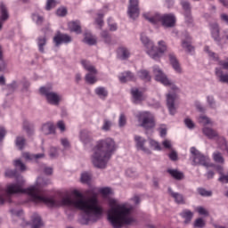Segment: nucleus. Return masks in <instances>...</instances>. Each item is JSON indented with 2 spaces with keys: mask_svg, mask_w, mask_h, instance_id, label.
I'll list each match as a JSON object with an SVG mask.
<instances>
[{
  "mask_svg": "<svg viewBox=\"0 0 228 228\" xmlns=\"http://www.w3.org/2000/svg\"><path fill=\"white\" fill-rule=\"evenodd\" d=\"M51 184V181L42 176L37 177L36 184L30 186L35 188L36 197L41 200L33 199V194L27 193L30 200L35 204H46L49 208H60L61 206H67L68 208H76L84 212V215L80 218L79 222L82 225H88L90 224H95L98 220H101L104 213V208L99 204L97 199V193L94 190L87 191V195L90 197L87 200H83V194L78 191H73V195L65 194L64 196L45 197L42 192V186H47Z\"/></svg>",
  "mask_w": 228,
  "mask_h": 228,
  "instance_id": "obj_1",
  "label": "nucleus"
},
{
  "mask_svg": "<svg viewBox=\"0 0 228 228\" xmlns=\"http://www.w3.org/2000/svg\"><path fill=\"white\" fill-rule=\"evenodd\" d=\"M5 177L9 179H13L15 177V183H9L6 186V191L0 189V204H4V202H12V195L15 193H30L32 194V198L34 200H41V198L37 197L35 193H37V189L35 187H28L24 189V185L26 184V180L17 169H6L4 173Z\"/></svg>",
  "mask_w": 228,
  "mask_h": 228,
  "instance_id": "obj_2",
  "label": "nucleus"
},
{
  "mask_svg": "<svg viewBox=\"0 0 228 228\" xmlns=\"http://www.w3.org/2000/svg\"><path fill=\"white\" fill-rule=\"evenodd\" d=\"M117 151V143L111 137L99 140L93 148L91 161L95 168L104 169Z\"/></svg>",
  "mask_w": 228,
  "mask_h": 228,
  "instance_id": "obj_3",
  "label": "nucleus"
},
{
  "mask_svg": "<svg viewBox=\"0 0 228 228\" xmlns=\"http://www.w3.org/2000/svg\"><path fill=\"white\" fill-rule=\"evenodd\" d=\"M110 208L107 212V218L113 228H122L124 225L134 224V217L131 215V208L127 204H118L117 200H109Z\"/></svg>",
  "mask_w": 228,
  "mask_h": 228,
  "instance_id": "obj_4",
  "label": "nucleus"
},
{
  "mask_svg": "<svg viewBox=\"0 0 228 228\" xmlns=\"http://www.w3.org/2000/svg\"><path fill=\"white\" fill-rule=\"evenodd\" d=\"M141 42L142 45H144L147 54L151 56L152 60H159V58H161V54L167 51V43L163 40L159 41V47L156 48V46H154V43L149 39L147 36L142 34Z\"/></svg>",
  "mask_w": 228,
  "mask_h": 228,
  "instance_id": "obj_5",
  "label": "nucleus"
},
{
  "mask_svg": "<svg viewBox=\"0 0 228 228\" xmlns=\"http://www.w3.org/2000/svg\"><path fill=\"white\" fill-rule=\"evenodd\" d=\"M142 16L148 22H151V24L162 22L164 28H174V26H175V16L174 14H165L161 16L159 13L144 12Z\"/></svg>",
  "mask_w": 228,
  "mask_h": 228,
  "instance_id": "obj_6",
  "label": "nucleus"
},
{
  "mask_svg": "<svg viewBox=\"0 0 228 228\" xmlns=\"http://www.w3.org/2000/svg\"><path fill=\"white\" fill-rule=\"evenodd\" d=\"M41 95H44L48 104L52 106H60L61 102V94L53 91V86H42L39 89Z\"/></svg>",
  "mask_w": 228,
  "mask_h": 228,
  "instance_id": "obj_7",
  "label": "nucleus"
},
{
  "mask_svg": "<svg viewBox=\"0 0 228 228\" xmlns=\"http://www.w3.org/2000/svg\"><path fill=\"white\" fill-rule=\"evenodd\" d=\"M81 65L83 69L88 72L85 77L86 83L88 85H95V83H97V77L95 75L99 73L95 66H94L92 62L86 60H82Z\"/></svg>",
  "mask_w": 228,
  "mask_h": 228,
  "instance_id": "obj_8",
  "label": "nucleus"
},
{
  "mask_svg": "<svg viewBox=\"0 0 228 228\" xmlns=\"http://www.w3.org/2000/svg\"><path fill=\"white\" fill-rule=\"evenodd\" d=\"M191 159L192 161V165L197 167V165H201V167H206V168L209 167V158L208 156L203 155L195 147L191 148Z\"/></svg>",
  "mask_w": 228,
  "mask_h": 228,
  "instance_id": "obj_9",
  "label": "nucleus"
},
{
  "mask_svg": "<svg viewBox=\"0 0 228 228\" xmlns=\"http://www.w3.org/2000/svg\"><path fill=\"white\" fill-rule=\"evenodd\" d=\"M138 121L141 123V127H143L146 130L153 129L156 126V122L154 121V116L149 112H140L138 114Z\"/></svg>",
  "mask_w": 228,
  "mask_h": 228,
  "instance_id": "obj_10",
  "label": "nucleus"
},
{
  "mask_svg": "<svg viewBox=\"0 0 228 228\" xmlns=\"http://www.w3.org/2000/svg\"><path fill=\"white\" fill-rule=\"evenodd\" d=\"M153 74L156 81H159L164 85V86H170L173 90H177L175 84H174V82H172V80H170L158 66L153 67Z\"/></svg>",
  "mask_w": 228,
  "mask_h": 228,
  "instance_id": "obj_11",
  "label": "nucleus"
},
{
  "mask_svg": "<svg viewBox=\"0 0 228 228\" xmlns=\"http://www.w3.org/2000/svg\"><path fill=\"white\" fill-rule=\"evenodd\" d=\"M43 33H45V36H39L37 38V47H38V51L39 53H41V54H45V46L47 45V31H51V27L48 24L45 28H42Z\"/></svg>",
  "mask_w": 228,
  "mask_h": 228,
  "instance_id": "obj_12",
  "label": "nucleus"
},
{
  "mask_svg": "<svg viewBox=\"0 0 228 228\" xmlns=\"http://www.w3.org/2000/svg\"><path fill=\"white\" fill-rule=\"evenodd\" d=\"M182 47L186 51V53H190L193 54L195 48L191 45V37L188 32H185L182 37Z\"/></svg>",
  "mask_w": 228,
  "mask_h": 228,
  "instance_id": "obj_13",
  "label": "nucleus"
},
{
  "mask_svg": "<svg viewBox=\"0 0 228 228\" xmlns=\"http://www.w3.org/2000/svg\"><path fill=\"white\" fill-rule=\"evenodd\" d=\"M134 141L135 142V147L137 151H142L144 154H151V150L149 148L145 147V143H147V139L140 136V135H134Z\"/></svg>",
  "mask_w": 228,
  "mask_h": 228,
  "instance_id": "obj_14",
  "label": "nucleus"
},
{
  "mask_svg": "<svg viewBox=\"0 0 228 228\" xmlns=\"http://www.w3.org/2000/svg\"><path fill=\"white\" fill-rule=\"evenodd\" d=\"M72 42V37L67 34L57 33L53 37V44H55V47H60L61 44H70Z\"/></svg>",
  "mask_w": 228,
  "mask_h": 228,
  "instance_id": "obj_15",
  "label": "nucleus"
},
{
  "mask_svg": "<svg viewBox=\"0 0 228 228\" xmlns=\"http://www.w3.org/2000/svg\"><path fill=\"white\" fill-rule=\"evenodd\" d=\"M128 15L130 19H138L140 16V8H138V0H129Z\"/></svg>",
  "mask_w": 228,
  "mask_h": 228,
  "instance_id": "obj_16",
  "label": "nucleus"
},
{
  "mask_svg": "<svg viewBox=\"0 0 228 228\" xmlns=\"http://www.w3.org/2000/svg\"><path fill=\"white\" fill-rule=\"evenodd\" d=\"M176 99H177V94L174 93L167 94V106L170 115H174L177 111V107L175 106Z\"/></svg>",
  "mask_w": 228,
  "mask_h": 228,
  "instance_id": "obj_17",
  "label": "nucleus"
},
{
  "mask_svg": "<svg viewBox=\"0 0 228 228\" xmlns=\"http://www.w3.org/2000/svg\"><path fill=\"white\" fill-rule=\"evenodd\" d=\"M181 4L183 10H184L185 20L189 23H191V6L190 5V2H188V0H182Z\"/></svg>",
  "mask_w": 228,
  "mask_h": 228,
  "instance_id": "obj_18",
  "label": "nucleus"
},
{
  "mask_svg": "<svg viewBox=\"0 0 228 228\" xmlns=\"http://www.w3.org/2000/svg\"><path fill=\"white\" fill-rule=\"evenodd\" d=\"M168 58H169V61H170L174 70L176 72V74H183V69L181 68V64H179V61L177 60V57H175V54L169 53Z\"/></svg>",
  "mask_w": 228,
  "mask_h": 228,
  "instance_id": "obj_19",
  "label": "nucleus"
},
{
  "mask_svg": "<svg viewBox=\"0 0 228 228\" xmlns=\"http://www.w3.org/2000/svg\"><path fill=\"white\" fill-rule=\"evenodd\" d=\"M210 32L215 42L220 43L222 38L220 37V27L218 26V23L210 24Z\"/></svg>",
  "mask_w": 228,
  "mask_h": 228,
  "instance_id": "obj_20",
  "label": "nucleus"
},
{
  "mask_svg": "<svg viewBox=\"0 0 228 228\" xmlns=\"http://www.w3.org/2000/svg\"><path fill=\"white\" fill-rule=\"evenodd\" d=\"M202 133L208 138V140H215V138H220L218 132L211 127L205 126L202 128Z\"/></svg>",
  "mask_w": 228,
  "mask_h": 228,
  "instance_id": "obj_21",
  "label": "nucleus"
},
{
  "mask_svg": "<svg viewBox=\"0 0 228 228\" xmlns=\"http://www.w3.org/2000/svg\"><path fill=\"white\" fill-rule=\"evenodd\" d=\"M31 228H42L44 227V221H42V217L38 214H34L31 216Z\"/></svg>",
  "mask_w": 228,
  "mask_h": 228,
  "instance_id": "obj_22",
  "label": "nucleus"
},
{
  "mask_svg": "<svg viewBox=\"0 0 228 228\" xmlns=\"http://www.w3.org/2000/svg\"><path fill=\"white\" fill-rule=\"evenodd\" d=\"M94 94H95V95H97L99 97V99H102V101H106L109 92L106 87L98 86L94 89Z\"/></svg>",
  "mask_w": 228,
  "mask_h": 228,
  "instance_id": "obj_23",
  "label": "nucleus"
},
{
  "mask_svg": "<svg viewBox=\"0 0 228 228\" xmlns=\"http://www.w3.org/2000/svg\"><path fill=\"white\" fill-rule=\"evenodd\" d=\"M10 19V13L8 12V7L4 3L0 4V20L6 22Z\"/></svg>",
  "mask_w": 228,
  "mask_h": 228,
  "instance_id": "obj_24",
  "label": "nucleus"
},
{
  "mask_svg": "<svg viewBox=\"0 0 228 228\" xmlns=\"http://www.w3.org/2000/svg\"><path fill=\"white\" fill-rule=\"evenodd\" d=\"M216 76L220 83L228 85V74L224 73L222 68H216Z\"/></svg>",
  "mask_w": 228,
  "mask_h": 228,
  "instance_id": "obj_25",
  "label": "nucleus"
},
{
  "mask_svg": "<svg viewBox=\"0 0 228 228\" xmlns=\"http://www.w3.org/2000/svg\"><path fill=\"white\" fill-rule=\"evenodd\" d=\"M118 56L120 60H127L131 56V51L126 46H120L118 49Z\"/></svg>",
  "mask_w": 228,
  "mask_h": 228,
  "instance_id": "obj_26",
  "label": "nucleus"
},
{
  "mask_svg": "<svg viewBox=\"0 0 228 228\" xmlns=\"http://www.w3.org/2000/svg\"><path fill=\"white\" fill-rule=\"evenodd\" d=\"M168 193L175 200L176 204H184V196L179 192L173 191L172 188H168Z\"/></svg>",
  "mask_w": 228,
  "mask_h": 228,
  "instance_id": "obj_27",
  "label": "nucleus"
},
{
  "mask_svg": "<svg viewBox=\"0 0 228 228\" xmlns=\"http://www.w3.org/2000/svg\"><path fill=\"white\" fill-rule=\"evenodd\" d=\"M84 42L87 45H95L97 44V37L92 35V32H86L84 35Z\"/></svg>",
  "mask_w": 228,
  "mask_h": 228,
  "instance_id": "obj_28",
  "label": "nucleus"
},
{
  "mask_svg": "<svg viewBox=\"0 0 228 228\" xmlns=\"http://www.w3.org/2000/svg\"><path fill=\"white\" fill-rule=\"evenodd\" d=\"M69 29L77 33V35L81 34V22L79 20L70 21L68 23Z\"/></svg>",
  "mask_w": 228,
  "mask_h": 228,
  "instance_id": "obj_29",
  "label": "nucleus"
},
{
  "mask_svg": "<svg viewBox=\"0 0 228 228\" xmlns=\"http://www.w3.org/2000/svg\"><path fill=\"white\" fill-rule=\"evenodd\" d=\"M79 138L82 143H84V145H88V143L92 142V136L90 135V132L86 130H82L80 132Z\"/></svg>",
  "mask_w": 228,
  "mask_h": 228,
  "instance_id": "obj_30",
  "label": "nucleus"
},
{
  "mask_svg": "<svg viewBox=\"0 0 228 228\" xmlns=\"http://www.w3.org/2000/svg\"><path fill=\"white\" fill-rule=\"evenodd\" d=\"M41 131L43 134H54V125L53 123H45L42 126Z\"/></svg>",
  "mask_w": 228,
  "mask_h": 228,
  "instance_id": "obj_31",
  "label": "nucleus"
},
{
  "mask_svg": "<svg viewBox=\"0 0 228 228\" xmlns=\"http://www.w3.org/2000/svg\"><path fill=\"white\" fill-rule=\"evenodd\" d=\"M132 97L134 100V102H140L143 101V93H142L138 88H133L131 90Z\"/></svg>",
  "mask_w": 228,
  "mask_h": 228,
  "instance_id": "obj_32",
  "label": "nucleus"
},
{
  "mask_svg": "<svg viewBox=\"0 0 228 228\" xmlns=\"http://www.w3.org/2000/svg\"><path fill=\"white\" fill-rule=\"evenodd\" d=\"M167 172L174 177V179H176V181H181L182 179H184V174L176 169H168Z\"/></svg>",
  "mask_w": 228,
  "mask_h": 228,
  "instance_id": "obj_33",
  "label": "nucleus"
},
{
  "mask_svg": "<svg viewBox=\"0 0 228 228\" xmlns=\"http://www.w3.org/2000/svg\"><path fill=\"white\" fill-rule=\"evenodd\" d=\"M133 79H134V75H133V73L129 71L122 73V75L119 77V81L121 83H126V81H133Z\"/></svg>",
  "mask_w": 228,
  "mask_h": 228,
  "instance_id": "obj_34",
  "label": "nucleus"
},
{
  "mask_svg": "<svg viewBox=\"0 0 228 228\" xmlns=\"http://www.w3.org/2000/svg\"><path fill=\"white\" fill-rule=\"evenodd\" d=\"M180 215L182 218H184L185 224H190L193 218V212L188 209L183 210Z\"/></svg>",
  "mask_w": 228,
  "mask_h": 228,
  "instance_id": "obj_35",
  "label": "nucleus"
},
{
  "mask_svg": "<svg viewBox=\"0 0 228 228\" xmlns=\"http://www.w3.org/2000/svg\"><path fill=\"white\" fill-rule=\"evenodd\" d=\"M216 170H217L218 174H220L219 181L221 183H228V174L224 175V167L222 166H218L216 167Z\"/></svg>",
  "mask_w": 228,
  "mask_h": 228,
  "instance_id": "obj_36",
  "label": "nucleus"
},
{
  "mask_svg": "<svg viewBox=\"0 0 228 228\" xmlns=\"http://www.w3.org/2000/svg\"><path fill=\"white\" fill-rule=\"evenodd\" d=\"M32 20L37 24V26H42V24H44V21L45 20V19L44 18V16H42L38 13H33Z\"/></svg>",
  "mask_w": 228,
  "mask_h": 228,
  "instance_id": "obj_37",
  "label": "nucleus"
},
{
  "mask_svg": "<svg viewBox=\"0 0 228 228\" xmlns=\"http://www.w3.org/2000/svg\"><path fill=\"white\" fill-rule=\"evenodd\" d=\"M13 165L17 170H20L21 172H26V170H28L26 164H24L21 159L14 160Z\"/></svg>",
  "mask_w": 228,
  "mask_h": 228,
  "instance_id": "obj_38",
  "label": "nucleus"
},
{
  "mask_svg": "<svg viewBox=\"0 0 228 228\" xmlns=\"http://www.w3.org/2000/svg\"><path fill=\"white\" fill-rule=\"evenodd\" d=\"M80 181L84 184H89L90 181H92V175H90L89 173H86V172L82 173Z\"/></svg>",
  "mask_w": 228,
  "mask_h": 228,
  "instance_id": "obj_39",
  "label": "nucleus"
},
{
  "mask_svg": "<svg viewBox=\"0 0 228 228\" xmlns=\"http://www.w3.org/2000/svg\"><path fill=\"white\" fill-rule=\"evenodd\" d=\"M25 145H26V139L22 136H18L16 138V147H18L20 151H22Z\"/></svg>",
  "mask_w": 228,
  "mask_h": 228,
  "instance_id": "obj_40",
  "label": "nucleus"
},
{
  "mask_svg": "<svg viewBox=\"0 0 228 228\" xmlns=\"http://www.w3.org/2000/svg\"><path fill=\"white\" fill-rule=\"evenodd\" d=\"M213 159L214 161H216V163H221V164H224L225 161L224 159V156H222V153H220L219 151H216L213 153Z\"/></svg>",
  "mask_w": 228,
  "mask_h": 228,
  "instance_id": "obj_41",
  "label": "nucleus"
},
{
  "mask_svg": "<svg viewBox=\"0 0 228 228\" xmlns=\"http://www.w3.org/2000/svg\"><path fill=\"white\" fill-rule=\"evenodd\" d=\"M138 76L141 79H144L145 81H151V75H149V71L145 69H141L138 71Z\"/></svg>",
  "mask_w": 228,
  "mask_h": 228,
  "instance_id": "obj_42",
  "label": "nucleus"
},
{
  "mask_svg": "<svg viewBox=\"0 0 228 228\" xmlns=\"http://www.w3.org/2000/svg\"><path fill=\"white\" fill-rule=\"evenodd\" d=\"M197 191L201 197H211L213 195V191L204 188H198Z\"/></svg>",
  "mask_w": 228,
  "mask_h": 228,
  "instance_id": "obj_43",
  "label": "nucleus"
},
{
  "mask_svg": "<svg viewBox=\"0 0 228 228\" xmlns=\"http://www.w3.org/2000/svg\"><path fill=\"white\" fill-rule=\"evenodd\" d=\"M207 102L212 110L216 109V102L215 101V97L213 95L207 96Z\"/></svg>",
  "mask_w": 228,
  "mask_h": 228,
  "instance_id": "obj_44",
  "label": "nucleus"
},
{
  "mask_svg": "<svg viewBox=\"0 0 228 228\" xmlns=\"http://www.w3.org/2000/svg\"><path fill=\"white\" fill-rule=\"evenodd\" d=\"M102 38H103L105 44H111V36H110V33L106 30H103L101 33Z\"/></svg>",
  "mask_w": 228,
  "mask_h": 228,
  "instance_id": "obj_45",
  "label": "nucleus"
},
{
  "mask_svg": "<svg viewBox=\"0 0 228 228\" xmlns=\"http://www.w3.org/2000/svg\"><path fill=\"white\" fill-rule=\"evenodd\" d=\"M194 227L195 228H204L206 227V221L202 218H198L194 222Z\"/></svg>",
  "mask_w": 228,
  "mask_h": 228,
  "instance_id": "obj_46",
  "label": "nucleus"
},
{
  "mask_svg": "<svg viewBox=\"0 0 228 228\" xmlns=\"http://www.w3.org/2000/svg\"><path fill=\"white\" fill-rule=\"evenodd\" d=\"M127 124V118L125 114H120L118 118V126L124 127Z\"/></svg>",
  "mask_w": 228,
  "mask_h": 228,
  "instance_id": "obj_47",
  "label": "nucleus"
},
{
  "mask_svg": "<svg viewBox=\"0 0 228 228\" xmlns=\"http://www.w3.org/2000/svg\"><path fill=\"white\" fill-rule=\"evenodd\" d=\"M56 7V0H47L46 1V6L45 10L49 12L50 10H53V8Z\"/></svg>",
  "mask_w": 228,
  "mask_h": 228,
  "instance_id": "obj_48",
  "label": "nucleus"
},
{
  "mask_svg": "<svg viewBox=\"0 0 228 228\" xmlns=\"http://www.w3.org/2000/svg\"><path fill=\"white\" fill-rule=\"evenodd\" d=\"M112 123L108 119H104L103 125L102 126V131H110L111 129Z\"/></svg>",
  "mask_w": 228,
  "mask_h": 228,
  "instance_id": "obj_49",
  "label": "nucleus"
},
{
  "mask_svg": "<svg viewBox=\"0 0 228 228\" xmlns=\"http://www.w3.org/2000/svg\"><path fill=\"white\" fill-rule=\"evenodd\" d=\"M184 124L188 129H195V123L190 118L184 119Z\"/></svg>",
  "mask_w": 228,
  "mask_h": 228,
  "instance_id": "obj_50",
  "label": "nucleus"
},
{
  "mask_svg": "<svg viewBox=\"0 0 228 228\" xmlns=\"http://www.w3.org/2000/svg\"><path fill=\"white\" fill-rule=\"evenodd\" d=\"M150 145L154 149V151H161V145H159V142L152 139L150 140Z\"/></svg>",
  "mask_w": 228,
  "mask_h": 228,
  "instance_id": "obj_51",
  "label": "nucleus"
},
{
  "mask_svg": "<svg viewBox=\"0 0 228 228\" xmlns=\"http://www.w3.org/2000/svg\"><path fill=\"white\" fill-rule=\"evenodd\" d=\"M102 17H104V13H98V17L95 20V23L100 26V28H102V25L104 24V20H102Z\"/></svg>",
  "mask_w": 228,
  "mask_h": 228,
  "instance_id": "obj_52",
  "label": "nucleus"
},
{
  "mask_svg": "<svg viewBox=\"0 0 228 228\" xmlns=\"http://www.w3.org/2000/svg\"><path fill=\"white\" fill-rule=\"evenodd\" d=\"M11 214L12 216H18V217H20L22 216V215H24V212L22 211V209H15V208H12L10 210Z\"/></svg>",
  "mask_w": 228,
  "mask_h": 228,
  "instance_id": "obj_53",
  "label": "nucleus"
},
{
  "mask_svg": "<svg viewBox=\"0 0 228 228\" xmlns=\"http://www.w3.org/2000/svg\"><path fill=\"white\" fill-rule=\"evenodd\" d=\"M56 14L58 15V17H65V15H67V8L61 7L57 9Z\"/></svg>",
  "mask_w": 228,
  "mask_h": 228,
  "instance_id": "obj_54",
  "label": "nucleus"
},
{
  "mask_svg": "<svg viewBox=\"0 0 228 228\" xmlns=\"http://www.w3.org/2000/svg\"><path fill=\"white\" fill-rule=\"evenodd\" d=\"M199 122L200 124H203V126H208V124L210 123L209 118L206 117V116H200L199 118Z\"/></svg>",
  "mask_w": 228,
  "mask_h": 228,
  "instance_id": "obj_55",
  "label": "nucleus"
},
{
  "mask_svg": "<svg viewBox=\"0 0 228 228\" xmlns=\"http://www.w3.org/2000/svg\"><path fill=\"white\" fill-rule=\"evenodd\" d=\"M100 193H102V195H103V197L110 195L111 194V188H109V187L102 188L100 190Z\"/></svg>",
  "mask_w": 228,
  "mask_h": 228,
  "instance_id": "obj_56",
  "label": "nucleus"
},
{
  "mask_svg": "<svg viewBox=\"0 0 228 228\" xmlns=\"http://www.w3.org/2000/svg\"><path fill=\"white\" fill-rule=\"evenodd\" d=\"M50 158L54 159V158H58V148L56 147H52L50 149Z\"/></svg>",
  "mask_w": 228,
  "mask_h": 228,
  "instance_id": "obj_57",
  "label": "nucleus"
},
{
  "mask_svg": "<svg viewBox=\"0 0 228 228\" xmlns=\"http://www.w3.org/2000/svg\"><path fill=\"white\" fill-rule=\"evenodd\" d=\"M61 143L64 149H70V142H69V139L62 138L61 139Z\"/></svg>",
  "mask_w": 228,
  "mask_h": 228,
  "instance_id": "obj_58",
  "label": "nucleus"
},
{
  "mask_svg": "<svg viewBox=\"0 0 228 228\" xmlns=\"http://www.w3.org/2000/svg\"><path fill=\"white\" fill-rule=\"evenodd\" d=\"M197 211L200 215H204L205 216H209V212H208L207 209L204 208L203 207H199L197 208Z\"/></svg>",
  "mask_w": 228,
  "mask_h": 228,
  "instance_id": "obj_59",
  "label": "nucleus"
},
{
  "mask_svg": "<svg viewBox=\"0 0 228 228\" xmlns=\"http://www.w3.org/2000/svg\"><path fill=\"white\" fill-rule=\"evenodd\" d=\"M162 145L165 147V149H169L172 151V142L170 140H165L162 142Z\"/></svg>",
  "mask_w": 228,
  "mask_h": 228,
  "instance_id": "obj_60",
  "label": "nucleus"
},
{
  "mask_svg": "<svg viewBox=\"0 0 228 228\" xmlns=\"http://www.w3.org/2000/svg\"><path fill=\"white\" fill-rule=\"evenodd\" d=\"M4 136H6V129L4 126H0V142L4 140Z\"/></svg>",
  "mask_w": 228,
  "mask_h": 228,
  "instance_id": "obj_61",
  "label": "nucleus"
},
{
  "mask_svg": "<svg viewBox=\"0 0 228 228\" xmlns=\"http://www.w3.org/2000/svg\"><path fill=\"white\" fill-rule=\"evenodd\" d=\"M159 131L161 138H165V136H167V127L161 126L160 128H159Z\"/></svg>",
  "mask_w": 228,
  "mask_h": 228,
  "instance_id": "obj_62",
  "label": "nucleus"
},
{
  "mask_svg": "<svg viewBox=\"0 0 228 228\" xmlns=\"http://www.w3.org/2000/svg\"><path fill=\"white\" fill-rule=\"evenodd\" d=\"M169 159H170L172 161H177V152H175V151H172L169 153Z\"/></svg>",
  "mask_w": 228,
  "mask_h": 228,
  "instance_id": "obj_63",
  "label": "nucleus"
},
{
  "mask_svg": "<svg viewBox=\"0 0 228 228\" xmlns=\"http://www.w3.org/2000/svg\"><path fill=\"white\" fill-rule=\"evenodd\" d=\"M57 127L61 131H65V123L63 121H59L57 123Z\"/></svg>",
  "mask_w": 228,
  "mask_h": 228,
  "instance_id": "obj_64",
  "label": "nucleus"
}]
</instances>
